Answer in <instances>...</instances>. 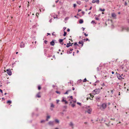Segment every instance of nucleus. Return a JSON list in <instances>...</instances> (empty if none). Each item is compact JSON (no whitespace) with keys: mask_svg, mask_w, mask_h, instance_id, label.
I'll use <instances>...</instances> for the list:
<instances>
[{"mask_svg":"<svg viewBox=\"0 0 129 129\" xmlns=\"http://www.w3.org/2000/svg\"><path fill=\"white\" fill-rule=\"evenodd\" d=\"M86 112L89 114H90L92 110L90 107L89 106L86 107Z\"/></svg>","mask_w":129,"mask_h":129,"instance_id":"nucleus-2","label":"nucleus"},{"mask_svg":"<svg viewBox=\"0 0 129 129\" xmlns=\"http://www.w3.org/2000/svg\"><path fill=\"white\" fill-rule=\"evenodd\" d=\"M48 123L50 125H53L54 124V121H50Z\"/></svg>","mask_w":129,"mask_h":129,"instance_id":"nucleus-12","label":"nucleus"},{"mask_svg":"<svg viewBox=\"0 0 129 129\" xmlns=\"http://www.w3.org/2000/svg\"><path fill=\"white\" fill-rule=\"evenodd\" d=\"M102 86H105V84H104V83H103L102 84Z\"/></svg>","mask_w":129,"mask_h":129,"instance_id":"nucleus-57","label":"nucleus"},{"mask_svg":"<svg viewBox=\"0 0 129 129\" xmlns=\"http://www.w3.org/2000/svg\"><path fill=\"white\" fill-rule=\"evenodd\" d=\"M91 23H95V21H94V20H92L91 22Z\"/></svg>","mask_w":129,"mask_h":129,"instance_id":"nucleus-37","label":"nucleus"},{"mask_svg":"<svg viewBox=\"0 0 129 129\" xmlns=\"http://www.w3.org/2000/svg\"><path fill=\"white\" fill-rule=\"evenodd\" d=\"M66 101V100H65V99L64 97H63L62 98V100H61V101L62 102H65V101Z\"/></svg>","mask_w":129,"mask_h":129,"instance_id":"nucleus-17","label":"nucleus"},{"mask_svg":"<svg viewBox=\"0 0 129 129\" xmlns=\"http://www.w3.org/2000/svg\"><path fill=\"white\" fill-rule=\"evenodd\" d=\"M64 102H65V103L66 104H67L68 103V102L66 101H65Z\"/></svg>","mask_w":129,"mask_h":129,"instance_id":"nucleus-53","label":"nucleus"},{"mask_svg":"<svg viewBox=\"0 0 129 129\" xmlns=\"http://www.w3.org/2000/svg\"><path fill=\"white\" fill-rule=\"evenodd\" d=\"M55 122H56V123H59V121L58 119H56L55 120Z\"/></svg>","mask_w":129,"mask_h":129,"instance_id":"nucleus-25","label":"nucleus"},{"mask_svg":"<svg viewBox=\"0 0 129 129\" xmlns=\"http://www.w3.org/2000/svg\"><path fill=\"white\" fill-rule=\"evenodd\" d=\"M67 35V33L65 31H64V33L63 36H65Z\"/></svg>","mask_w":129,"mask_h":129,"instance_id":"nucleus-28","label":"nucleus"},{"mask_svg":"<svg viewBox=\"0 0 129 129\" xmlns=\"http://www.w3.org/2000/svg\"><path fill=\"white\" fill-rule=\"evenodd\" d=\"M7 103H10V104H11L12 103V102L11 101H10V100H8L7 101Z\"/></svg>","mask_w":129,"mask_h":129,"instance_id":"nucleus-24","label":"nucleus"},{"mask_svg":"<svg viewBox=\"0 0 129 129\" xmlns=\"http://www.w3.org/2000/svg\"><path fill=\"white\" fill-rule=\"evenodd\" d=\"M70 98L71 100H72L73 99V97L72 96H70L68 97V98Z\"/></svg>","mask_w":129,"mask_h":129,"instance_id":"nucleus-29","label":"nucleus"},{"mask_svg":"<svg viewBox=\"0 0 129 129\" xmlns=\"http://www.w3.org/2000/svg\"><path fill=\"white\" fill-rule=\"evenodd\" d=\"M47 34V36L48 35H51L50 34V33H48Z\"/></svg>","mask_w":129,"mask_h":129,"instance_id":"nucleus-60","label":"nucleus"},{"mask_svg":"<svg viewBox=\"0 0 129 129\" xmlns=\"http://www.w3.org/2000/svg\"><path fill=\"white\" fill-rule=\"evenodd\" d=\"M75 105V104L74 103L72 104H71V106L73 107H74Z\"/></svg>","mask_w":129,"mask_h":129,"instance_id":"nucleus-22","label":"nucleus"},{"mask_svg":"<svg viewBox=\"0 0 129 129\" xmlns=\"http://www.w3.org/2000/svg\"><path fill=\"white\" fill-rule=\"evenodd\" d=\"M72 89L73 90H75V88L74 87H73Z\"/></svg>","mask_w":129,"mask_h":129,"instance_id":"nucleus-64","label":"nucleus"},{"mask_svg":"<svg viewBox=\"0 0 129 129\" xmlns=\"http://www.w3.org/2000/svg\"><path fill=\"white\" fill-rule=\"evenodd\" d=\"M0 92H1L2 93H3V90H2L0 89Z\"/></svg>","mask_w":129,"mask_h":129,"instance_id":"nucleus-51","label":"nucleus"},{"mask_svg":"<svg viewBox=\"0 0 129 129\" xmlns=\"http://www.w3.org/2000/svg\"><path fill=\"white\" fill-rule=\"evenodd\" d=\"M85 40V41H88V40L89 41V39H88V38H86V39H84V40Z\"/></svg>","mask_w":129,"mask_h":129,"instance_id":"nucleus-45","label":"nucleus"},{"mask_svg":"<svg viewBox=\"0 0 129 129\" xmlns=\"http://www.w3.org/2000/svg\"><path fill=\"white\" fill-rule=\"evenodd\" d=\"M125 30L127 31H128L129 30V28L126 26H124L122 28V30Z\"/></svg>","mask_w":129,"mask_h":129,"instance_id":"nucleus-6","label":"nucleus"},{"mask_svg":"<svg viewBox=\"0 0 129 129\" xmlns=\"http://www.w3.org/2000/svg\"><path fill=\"white\" fill-rule=\"evenodd\" d=\"M38 89L39 90H40L41 89V87L40 86H39L38 87Z\"/></svg>","mask_w":129,"mask_h":129,"instance_id":"nucleus-38","label":"nucleus"},{"mask_svg":"<svg viewBox=\"0 0 129 129\" xmlns=\"http://www.w3.org/2000/svg\"><path fill=\"white\" fill-rule=\"evenodd\" d=\"M82 81V80L81 79H80L79 80L77 81V83H80Z\"/></svg>","mask_w":129,"mask_h":129,"instance_id":"nucleus-31","label":"nucleus"},{"mask_svg":"<svg viewBox=\"0 0 129 129\" xmlns=\"http://www.w3.org/2000/svg\"><path fill=\"white\" fill-rule=\"evenodd\" d=\"M54 32H53L52 33V35L53 36H54L55 35L54 34Z\"/></svg>","mask_w":129,"mask_h":129,"instance_id":"nucleus-58","label":"nucleus"},{"mask_svg":"<svg viewBox=\"0 0 129 129\" xmlns=\"http://www.w3.org/2000/svg\"><path fill=\"white\" fill-rule=\"evenodd\" d=\"M120 75H121V76L123 78H124V77L125 76L124 75L123 76V74H121Z\"/></svg>","mask_w":129,"mask_h":129,"instance_id":"nucleus-41","label":"nucleus"},{"mask_svg":"<svg viewBox=\"0 0 129 129\" xmlns=\"http://www.w3.org/2000/svg\"><path fill=\"white\" fill-rule=\"evenodd\" d=\"M59 101V100H56V102L57 103H58Z\"/></svg>","mask_w":129,"mask_h":129,"instance_id":"nucleus-46","label":"nucleus"},{"mask_svg":"<svg viewBox=\"0 0 129 129\" xmlns=\"http://www.w3.org/2000/svg\"><path fill=\"white\" fill-rule=\"evenodd\" d=\"M87 81V80L86 78L84 79V80L83 81L84 82H86Z\"/></svg>","mask_w":129,"mask_h":129,"instance_id":"nucleus-34","label":"nucleus"},{"mask_svg":"<svg viewBox=\"0 0 129 129\" xmlns=\"http://www.w3.org/2000/svg\"><path fill=\"white\" fill-rule=\"evenodd\" d=\"M92 7H91L89 9V10H91V9H92Z\"/></svg>","mask_w":129,"mask_h":129,"instance_id":"nucleus-59","label":"nucleus"},{"mask_svg":"<svg viewBox=\"0 0 129 129\" xmlns=\"http://www.w3.org/2000/svg\"><path fill=\"white\" fill-rule=\"evenodd\" d=\"M70 50L69 51V50H68L67 51V53L68 54H70L72 53V52H71V51H72L73 50V49L72 48H70Z\"/></svg>","mask_w":129,"mask_h":129,"instance_id":"nucleus-11","label":"nucleus"},{"mask_svg":"<svg viewBox=\"0 0 129 129\" xmlns=\"http://www.w3.org/2000/svg\"><path fill=\"white\" fill-rule=\"evenodd\" d=\"M50 117L49 116H48L47 117L46 120L48 121V119L50 118Z\"/></svg>","mask_w":129,"mask_h":129,"instance_id":"nucleus-21","label":"nucleus"},{"mask_svg":"<svg viewBox=\"0 0 129 129\" xmlns=\"http://www.w3.org/2000/svg\"><path fill=\"white\" fill-rule=\"evenodd\" d=\"M72 101H73V102L74 103H75L76 102V100H73Z\"/></svg>","mask_w":129,"mask_h":129,"instance_id":"nucleus-49","label":"nucleus"},{"mask_svg":"<svg viewBox=\"0 0 129 129\" xmlns=\"http://www.w3.org/2000/svg\"><path fill=\"white\" fill-rule=\"evenodd\" d=\"M107 76H105L104 79H106L107 78Z\"/></svg>","mask_w":129,"mask_h":129,"instance_id":"nucleus-48","label":"nucleus"},{"mask_svg":"<svg viewBox=\"0 0 129 129\" xmlns=\"http://www.w3.org/2000/svg\"><path fill=\"white\" fill-rule=\"evenodd\" d=\"M40 94V93L39 92V93L37 94L36 95V97H37L38 98H40L41 97V96L39 95V94Z\"/></svg>","mask_w":129,"mask_h":129,"instance_id":"nucleus-20","label":"nucleus"},{"mask_svg":"<svg viewBox=\"0 0 129 129\" xmlns=\"http://www.w3.org/2000/svg\"><path fill=\"white\" fill-rule=\"evenodd\" d=\"M78 43L79 44H81V47H82L83 46V42H82V41H79V42Z\"/></svg>","mask_w":129,"mask_h":129,"instance_id":"nucleus-14","label":"nucleus"},{"mask_svg":"<svg viewBox=\"0 0 129 129\" xmlns=\"http://www.w3.org/2000/svg\"><path fill=\"white\" fill-rule=\"evenodd\" d=\"M44 42L45 44H47V41L46 40H45L44 41Z\"/></svg>","mask_w":129,"mask_h":129,"instance_id":"nucleus-36","label":"nucleus"},{"mask_svg":"<svg viewBox=\"0 0 129 129\" xmlns=\"http://www.w3.org/2000/svg\"><path fill=\"white\" fill-rule=\"evenodd\" d=\"M50 45L51 46H53L55 44L54 42L53 41H53L50 42Z\"/></svg>","mask_w":129,"mask_h":129,"instance_id":"nucleus-13","label":"nucleus"},{"mask_svg":"<svg viewBox=\"0 0 129 129\" xmlns=\"http://www.w3.org/2000/svg\"><path fill=\"white\" fill-rule=\"evenodd\" d=\"M69 125L70 126H73V124L72 122H70Z\"/></svg>","mask_w":129,"mask_h":129,"instance_id":"nucleus-19","label":"nucleus"},{"mask_svg":"<svg viewBox=\"0 0 129 129\" xmlns=\"http://www.w3.org/2000/svg\"><path fill=\"white\" fill-rule=\"evenodd\" d=\"M39 15V13H36V16H37V17H38V16Z\"/></svg>","mask_w":129,"mask_h":129,"instance_id":"nucleus-40","label":"nucleus"},{"mask_svg":"<svg viewBox=\"0 0 129 129\" xmlns=\"http://www.w3.org/2000/svg\"><path fill=\"white\" fill-rule=\"evenodd\" d=\"M100 91V90L99 89H96L92 91V94L95 95L99 93Z\"/></svg>","mask_w":129,"mask_h":129,"instance_id":"nucleus-3","label":"nucleus"},{"mask_svg":"<svg viewBox=\"0 0 129 129\" xmlns=\"http://www.w3.org/2000/svg\"><path fill=\"white\" fill-rule=\"evenodd\" d=\"M100 109L102 111H104L106 108L107 104L106 103H103L100 106Z\"/></svg>","mask_w":129,"mask_h":129,"instance_id":"nucleus-1","label":"nucleus"},{"mask_svg":"<svg viewBox=\"0 0 129 129\" xmlns=\"http://www.w3.org/2000/svg\"><path fill=\"white\" fill-rule=\"evenodd\" d=\"M111 16L114 19H116V14L114 13H113L111 14Z\"/></svg>","mask_w":129,"mask_h":129,"instance_id":"nucleus-7","label":"nucleus"},{"mask_svg":"<svg viewBox=\"0 0 129 129\" xmlns=\"http://www.w3.org/2000/svg\"><path fill=\"white\" fill-rule=\"evenodd\" d=\"M67 31L68 32L69 31H70V29L69 28H68L67 30Z\"/></svg>","mask_w":129,"mask_h":129,"instance_id":"nucleus-54","label":"nucleus"},{"mask_svg":"<svg viewBox=\"0 0 129 129\" xmlns=\"http://www.w3.org/2000/svg\"><path fill=\"white\" fill-rule=\"evenodd\" d=\"M100 97H99V96H97V97H96V100L97 101H98L99 100H100Z\"/></svg>","mask_w":129,"mask_h":129,"instance_id":"nucleus-18","label":"nucleus"},{"mask_svg":"<svg viewBox=\"0 0 129 129\" xmlns=\"http://www.w3.org/2000/svg\"><path fill=\"white\" fill-rule=\"evenodd\" d=\"M81 11V9H79L78 10V12H79L80 11Z\"/></svg>","mask_w":129,"mask_h":129,"instance_id":"nucleus-61","label":"nucleus"},{"mask_svg":"<svg viewBox=\"0 0 129 129\" xmlns=\"http://www.w3.org/2000/svg\"><path fill=\"white\" fill-rule=\"evenodd\" d=\"M83 19H80V20L79 21V23L80 24L82 23H83Z\"/></svg>","mask_w":129,"mask_h":129,"instance_id":"nucleus-16","label":"nucleus"},{"mask_svg":"<svg viewBox=\"0 0 129 129\" xmlns=\"http://www.w3.org/2000/svg\"><path fill=\"white\" fill-rule=\"evenodd\" d=\"M77 104L79 105H81V103L78 102H77Z\"/></svg>","mask_w":129,"mask_h":129,"instance_id":"nucleus-42","label":"nucleus"},{"mask_svg":"<svg viewBox=\"0 0 129 129\" xmlns=\"http://www.w3.org/2000/svg\"><path fill=\"white\" fill-rule=\"evenodd\" d=\"M7 74L9 75L10 76L12 75V72L10 69H9L7 70Z\"/></svg>","mask_w":129,"mask_h":129,"instance_id":"nucleus-5","label":"nucleus"},{"mask_svg":"<svg viewBox=\"0 0 129 129\" xmlns=\"http://www.w3.org/2000/svg\"><path fill=\"white\" fill-rule=\"evenodd\" d=\"M74 46L77 45L78 46H79V45L78 44H77V42H75V43H74Z\"/></svg>","mask_w":129,"mask_h":129,"instance_id":"nucleus-27","label":"nucleus"},{"mask_svg":"<svg viewBox=\"0 0 129 129\" xmlns=\"http://www.w3.org/2000/svg\"><path fill=\"white\" fill-rule=\"evenodd\" d=\"M66 27H64L63 28L64 30H65L66 29Z\"/></svg>","mask_w":129,"mask_h":129,"instance_id":"nucleus-56","label":"nucleus"},{"mask_svg":"<svg viewBox=\"0 0 129 129\" xmlns=\"http://www.w3.org/2000/svg\"><path fill=\"white\" fill-rule=\"evenodd\" d=\"M125 4L124 5L125 6H126L127 5V3L125 1L124 2Z\"/></svg>","mask_w":129,"mask_h":129,"instance_id":"nucleus-44","label":"nucleus"},{"mask_svg":"<svg viewBox=\"0 0 129 129\" xmlns=\"http://www.w3.org/2000/svg\"><path fill=\"white\" fill-rule=\"evenodd\" d=\"M89 95H90V96L91 97V98H89V99L91 100H92V98H93L94 97V96L90 94H89Z\"/></svg>","mask_w":129,"mask_h":129,"instance_id":"nucleus-15","label":"nucleus"},{"mask_svg":"<svg viewBox=\"0 0 129 129\" xmlns=\"http://www.w3.org/2000/svg\"><path fill=\"white\" fill-rule=\"evenodd\" d=\"M100 10L101 11H105V9H103L101 8L100 9Z\"/></svg>","mask_w":129,"mask_h":129,"instance_id":"nucleus-33","label":"nucleus"},{"mask_svg":"<svg viewBox=\"0 0 129 129\" xmlns=\"http://www.w3.org/2000/svg\"><path fill=\"white\" fill-rule=\"evenodd\" d=\"M73 44V43H70V42H69V43H68L67 44L66 47L68 48L70 46H71L72 45V44Z\"/></svg>","mask_w":129,"mask_h":129,"instance_id":"nucleus-9","label":"nucleus"},{"mask_svg":"<svg viewBox=\"0 0 129 129\" xmlns=\"http://www.w3.org/2000/svg\"><path fill=\"white\" fill-rule=\"evenodd\" d=\"M84 35H85V36H88V34H86L85 33Z\"/></svg>","mask_w":129,"mask_h":129,"instance_id":"nucleus-52","label":"nucleus"},{"mask_svg":"<svg viewBox=\"0 0 129 129\" xmlns=\"http://www.w3.org/2000/svg\"><path fill=\"white\" fill-rule=\"evenodd\" d=\"M95 19L96 20H99V18L97 17H95Z\"/></svg>","mask_w":129,"mask_h":129,"instance_id":"nucleus-39","label":"nucleus"},{"mask_svg":"<svg viewBox=\"0 0 129 129\" xmlns=\"http://www.w3.org/2000/svg\"><path fill=\"white\" fill-rule=\"evenodd\" d=\"M63 41V39H60L59 40V41L60 43H62Z\"/></svg>","mask_w":129,"mask_h":129,"instance_id":"nucleus-23","label":"nucleus"},{"mask_svg":"<svg viewBox=\"0 0 129 129\" xmlns=\"http://www.w3.org/2000/svg\"><path fill=\"white\" fill-rule=\"evenodd\" d=\"M97 70L98 71H99L100 70L99 69V68L98 67L97 68Z\"/></svg>","mask_w":129,"mask_h":129,"instance_id":"nucleus-63","label":"nucleus"},{"mask_svg":"<svg viewBox=\"0 0 129 129\" xmlns=\"http://www.w3.org/2000/svg\"><path fill=\"white\" fill-rule=\"evenodd\" d=\"M55 92L56 93H57L58 94H60V92L59 91H56Z\"/></svg>","mask_w":129,"mask_h":129,"instance_id":"nucleus-35","label":"nucleus"},{"mask_svg":"<svg viewBox=\"0 0 129 129\" xmlns=\"http://www.w3.org/2000/svg\"><path fill=\"white\" fill-rule=\"evenodd\" d=\"M51 107L53 108L54 107V105L53 104H51Z\"/></svg>","mask_w":129,"mask_h":129,"instance_id":"nucleus-32","label":"nucleus"},{"mask_svg":"<svg viewBox=\"0 0 129 129\" xmlns=\"http://www.w3.org/2000/svg\"><path fill=\"white\" fill-rule=\"evenodd\" d=\"M92 3H96L97 4H99V0H93L92 1Z\"/></svg>","mask_w":129,"mask_h":129,"instance_id":"nucleus-8","label":"nucleus"},{"mask_svg":"<svg viewBox=\"0 0 129 129\" xmlns=\"http://www.w3.org/2000/svg\"><path fill=\"white\" fill-rule=\"evenodd\" d=\"M76 6V4H74L73 5V7H74L75 8Z\"/></svg>","mask_w":129,"mask_h":129,"instance_id":"nucleus-43","label":"nucleus"},{"mask_svg":"<svg viewBox=\"0 0 129 129\" xmlns=\"http://www.w3.org/2000/svg\"><path fill=\"white\" fill-rule=\"evenodd\" d=\"M99 80H97L95 82V83H99Z\"/></svg>","mask_w":129,"mask_h":129,"instance_id":"nucleus-50","label":"nucleus"},{"mask_svg":"<svg viewBox=\"0 0 129 129\" xmlns=\"http://www.w3.org/2000/svg\"><path fill=\"white\" fill-rule=\"evenodd\" d=\"M45 121L44 120H42L41 121V123H43V122H44Z\"/></svg>","mask_w":129,"mask_h":129,"instance_id":"nucleus-47","label":"nucleus"},{"mask_svg":"<svg viewBox=\"0 0 129 129\" xmlns=\"http://www.w3.org/2000/svg\"><path fill=\"white\" fill-rule=\"evenodd\" d=\"M70 91V90H67L66 92L64 93V94H68V93Z\"/></svg>","mask_w":129,"mask_h":129,"instance_id":"nucleus-26","label":"nucleus"},{"mask_svg":"<svg viewBox=\"0 0 129 129\" xmlns=\"http://www.w3.org/2000/svg\"><path fill=\"white\" fill-rule=\"evenodd\" d=\"M116 73L117 74V76L119 79L122 80V79H124V78H123L122 76H121V75H120L119 74L117 73V72H116Z\"/></svg>","mask_w":129,"mask_h":129,"instance_id":"nucleus-4","label":"nucleus"},{"mask_svg":"<svg viewBox=\"0 0 129 129\" xmlns=\"http://www.w3.org/2000/svg\"><path fill=\"white\" fill-rule=\"evenodd\" d=\"M77 3L79 5L81 4V2L80 1H77Z\"/></svg>","mask_w":129,"mask_h":129,"instance_id":"nucleus-30","label":"nucleus"},{"mask_svg":"<svg viewBox=\"0 0 129 129\" xmlns=\"http://www.w3.org/2000/svg\"><path fill=\"white\" fill-rule=\"evenodd\" d=\"M25 46V44L23 42H22L20 44V47L21 48H23Z\"/></svg>","mask_w":129,"mask_h":129,"instance_id":"nucleus-10","label":"nucleus"},{"mask_svg":"<svg viewBox=\"0 0 129 129\" xmlns=\"http://www.w3.org/2000/svg\"><path fill=\"white\" fill-rule=\"evenodd\" d=\"M82 14L84 15V13H85V12L84 11H82Z\"/></svg>","mask_w":129,"mask_h":129,"instance_id":"nucleus-55","label":"nucleus"},{"mask_svg":"<svg viewBox=\"0 0 129 129\" xmlns=\"http://www.w3.org/2000/svg\"><path fill=\"white\" fill-rule=\"evenodd\" d=\"M127 22L128 23H129V19H128L127 20Z\"/></svg>","mask_w":129,"mask_h":129,"instance_id":"nucleus-62","label":"nucleus"}]
</instances>
